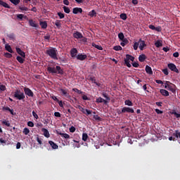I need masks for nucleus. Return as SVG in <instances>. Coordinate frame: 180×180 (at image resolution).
Returning a JSON list of instances; mask_svg holds the SVG:
<instances>
[{
  "mask_svg": "<svg viewBox=\"0 0 180 180\" xmlns=\"http://www.w3.org/2000/svg\"><path fill=\"white\" fill-rule=\"evenodd\" d=\"M47 70L49 73H58V75H63V70L61 69L60 66H56V68L51 66H48Z\"/></svg>",
  "mask_w": 180,
  "mask_h": 180,
  "instance_id": "nucleus-1",
  "label": "nucleus"
},
{
  "mask_svg": "<svg viewBox=\"0 0 180 180\" xmlns=\"http://www.w3.org/2000/svg\"><path fill=\"white\" fill-rule=\"evenodd\" d=\"M57 49L56 48H51L50 49H47V51H46V55H49V56H50V58H51V59H54L58 60V58L57 57Z\"/></svg>",
  "mask_w": 180,
  "mask_h": 180,
  "instance_id": "nucleus-2",
  "label": "nucleus"
},
{
  "mask_svg": "<svg viewBox=\"0 0 180 180\" xmlns=\"http://www.w3.org/2000/svg\"><path fill=\"white\" fill-rule=\"evenodd\" d=\"M13 97L15 98H17V100H25V94L23 93V91H21L20 90H15Z\"/></svg>",
  "mask_w": 180,
  "mask_h": 180,
  "instance_id": "nucleus-3",
  "label": "nucleus"
},
{
  "mask_svg": "<svg viewBox=\"0 0 180 180\" xmlns=\"http://www.w3.org/2000/svg\"><path fill=\"white\" fill-rule=\"evenodd\" d=\"M103 96L105 97V98L106 100H105L102 97H98V98H96V103H104L105 104H108V101L111 100L110 97H109V96H108V94H107V93H103Z\"/></svg>",
  "mask_w": 180,
  "mask_h": 180,
  "instance_id": "nucleus-4",
  "label": "nucleus"
},
{
  "mask_svg": "<svg viewBox=\"0 0 180 180\" xmlns=\"http://www.w3.org/2000/svg\"><path fill=\"white\" fill-rule=\"evenodd\" d=\"M24 91L25 94L26 96H28L29 97H34V93H33V91L30 89H29V87H25Z\"/></svg>",
  "mask_w": 180,
  "mask_h": 180,
  "instance_id": "nucleus-5",
  "label": "nucleus"
},
{
  "mask_svg": "<svg viewBox=\"0 0 180 180\" xmlns=\"http://www.w3.org/2000/svg\"><path fill=\"white\" fill-rule=\"evenodd\" d=\"M59 90L61 91L62 96H65V97H68V98H71L68 89H60Z\"/></svg>",
  "mask_w": 180,
  "mask_h": 180,
  "instance_id": "nucleus-6",
  "label": "nucleus"
},
{
  "mask_svg": "<svg viewBox=\"0 0 180 180\" xmlns=\"http://www.w3.org/2000/svg\"><path fill=\"white\" fill-rule=\"evenodd\" d=\"M167 66L169 69H170V70H172V72H175L176 73H179V69H177L174 63H168Z\"/></svg>",
  "mask_w": 180,
  "mask_h": 180,
  "instance_id": "nucleus-7",
  "label": "nucleus"
},
{
  "mask_svg": "<svg viewBox=\"0 0 180 180\" xmlns=\"http://www.w3.org/2000/svg\"><path fill=\"white\" fill-rule=\"evenodd\" d=\"M79 110L83 112V114H87V115H89L92 113V111L91 110H88L87 108H84V107H82V105H78Z\"/></svg>",
  "mask_w": 180,
  "mask_h": 180,
  "instance_id": "nucleus-8",
  "label": "nucleus"
},
{
  "mask_svg": "<svg viewBox=\"0 0 180 180\" xmlns=\"http://www.w3.org/2000/svg\"><path fill=\"white\" fill-rule=\"evenodd\" d=\"M8 138V135H6V134H4V138H0V143L4 146L7 144Z\"/></svg>",
  "mask_w": 180,
  "mask_h": 180,
  "instance_id": "nucleus-9",
  "label": "nucleus"
},
{
  "mask_svg": "<svg viewBox=\"0 0 180 180\" xmlns=\"http://www.w3.org/2000/svg\"><path fill=\"white\" fill-rule=\"evenodd\" d=\"M73 37L76 38V39H81L82 38H84L82 32H79V31L73 33Z\"/></svg>",
  "mask_w": 180,
  "mask_h": 180,
  "instance_id": "nucleus-10",
  "label": "nucleus"
},
{
  "mask_svg": "<svg viewBox=\"0 0 180 180\" xmlns=\"http://www.w3.org/2000/svg\"><path fill=\"white\" fill-rule=\"evenodd\" d=\"M3 111H9L12 115H15L16 112H15L13 108H10V107H3L2 108Z\"/></svg>",
  "mask_w": 180,
  "mask_h": 180,
  "instance_id": "nucleus-11",
  "label": "nucleus"
},
{
  "mask_svg": "<svg viewBox=\"0 0 180 180\" xmlns=\"http://www.w3.org/2000/svg\"><path fill=\"white\" fill-rule=\"evenodd\" d=\"M145 46H147L145 41H143V39H139V49L141 51H143Z\"/></svg>",
  "mask_w": 180,
  "mask_h": 180,
  "instance_id": "nucleus-12",
  "label": "nucleus"
},
{
  "mask_svg": "<svg viewBox=\"0 0 180 180\" xmlns=\"http://www.w3.org/2000/svg\"><path fill=\"white\" fill-rule=\"evenodd\" d=\"M16 51L18 55L21 56V58H22L23 59L26 58V54L25 53V52H23V51H22V49H20V48H16Z\"/></svg>",
  "mask_w": 180,
  "mask_h": 180,
  "instance_id": "nucleus-13",
  "label": "nucleus"
},
{
  "mask_svg": "<svg viewBox=\"0 0 180 180\" xmlns=\"http://www.w3.org/2000/svg\"><path fill=\"white\" fill-rule=\"evenodd\" d=\"M77 53H78V51L76 48H72L70 50V55H71L72 58H76Z\"/></svg>",
  "mask_w": 180,
  "mask_h": 180,
  "instance_id": "nucleus-14",
  "label": "nucleus"
},
{
  "mask_svg": "<svg viewBox=\"0 0 180 180\" xmlns=\"http://www.w3.org/2000/svg\"><path fill=\"white\" fill-rule=\"evenodd\" d=\"M122 111L124 112H131L134 113V110L133 108H131L130 107H123Z\"/></svg>",
  "mask_w": 180,
  "mask_h": 180,
  "instance_id": "nucleus-15",
  "label": "nucleus"
},
{
  "mask_svg": "<svg viewBox=\"0 0 180 180\" xmlns=\"http://www.w3.org/2000/svg\"><path fill=\"white\" fill-rule=\"evenodd\" d=\"M76 58L78 60H85V59H86L87 58V55H83L82 53H79V55H77Z\"/></svg>",
  "mask_w": 180,
  "mask_h": 180,
  "instance_id": "nucleus-16",
  "label": "nucleus"
},
{
  "mask_svg": "<svg viewBox=\"0 0 180 180\" xmlns=\"http://www.w3.org/2000/svg\"><path fill=\"white\" fill-rule=\"evenodd\" d=\"M72 13H73V14H79V13L80 14H82L83 10L81 8L75 7V8H73Z\"/></svg>",
  "mask_w": 180,
  "mask_h": 180,
  "instance_id": "nucleus-17",
  "label": "nucleus"
},
{
  "mask_svg": "<svg viewBox=\"0 0 180 180\" xmlns=\"http://www.w3.org/2000/svg\"><path fill=\"white\" fill-rule=\"evenodd\" d=\"M129 55H126V59H124V63L128 68H131V65L130 63V58H129Z\"/></svg>",
  "mask_w": 180,
  "mask_h": 180,
  "instance_id": "nucleus-18",
  "label": "nucleus"
},
{
  "mask_svg": "<svg viewBox=\"0 0 180 180\" xmlns=\"http://www.w3.org/2000/svg\"><path fill=\"white\" fill-rule=\"evenodd\" d=\"M150 30H155L158 32H161L162 28L161 27H155V25H149Z\"/></svg>",
  "mask_w": 180,
  "mask_h": 180,
  "instance_id": "nucleus-19",
  "label": "nucleus"
},
{
  "mask_svg": "<svg viewBox=\"0 0 180 180\" xmlns=\"http://www.w3.org/2000/svg\"><path fill=\"white\" fill-rule=\"evenodd\" d=\"M89 80H90L91 82L96 84V86H101V83H98V82H96V79L95 77L90 76V77L89 78Z\"/></svg>",
  "mask_w": 180,
  "mask_h": 180,
  "instance_id": "nucleus-20",
  "label": "nucleus"
},
{
  "mask_svg": "<svg viewBox=\"0 0 180 180\" xmlns=\"http://www.w3.org/2000/svg\"><path fill=\"white\" fill-rule=\"evenodd\" d=\"M0 6H2V7H4L5 8H11V6L5 1H3V0H0Z\"/></svg>",
  "mask_w": 180,
  "mask_h": 180,
  "instance_id": "nucleus-21",
  "label": "nucleus"
},
{
  "mask_svg": "<svg viewBox=\"0 0 180 180\" xmlns=\"http://www.w3.org/2000/svg\"><path fill=\"white\" fill-rule=\"evenodd\" d=\"M146 72L148 75H153V72L152 70V68L150 66H148V65H146Z\"/></svg>",
  "mask_w": 180,
  "mask_h": 180,
  "instance_id": "nucleus-22",
  "label": "nucleus"
},
{
  "mask_svg": "<svg viewBox=\"0 0 180 180\" xmlns=\"http://www.w3.org/2000/svg\"><path fill=\"white\" fill-rule=\"evenodd\" d=\"M39 25H41L43 30H46L48 27L46 21H40Z\"/></svg>",
  "mask_w": 180,
  "mask_h": 180,
  "instance_id": "nucleus-23",
  "label": "nucleus"
},
{
  "mask_svg": "<svg viewBox=\"0 0 180 180\" xmlns=\"http://www.w3.org/2000/svg\"><path fill=\"white\" fill-rule=\"evenodd\" d=\"M49 143L52 146L53 149H58V145L53 142V141H49Z\"/></svg>",
  "mask_w": 180,
  "mask_h": 180,
  "instance_id": "nucleus-24",
  "label": "nucleus"
},
{
  "mask_svg": "<svg viewBox=\"0 0 180 180\" xmlns=\"http://www.w3.org/2000/svg\"><path fill=\"white\" fill-rule=\"evenodd\" d=\"M41 131L44 132V136H46V138H49L50 136L49 131H48L46 128H42Z\"/></svg>",
  "mask_w": 180,
  "mask_h": 180,
  "instance_id": "nucleus-25",
  "label": "nucleus"
},
{
  "mask_svg": "<svg viewBox=\"0 0 180 180\" xmlns=\"http://www.w3.org/2000/svg\"><path fill=\"white\" fill-rule=\"evenodd\" d=\"M5 49L8 51V52H9L11 54L13 53V51L11 45H8V44L5 45Z\"/></svg>",
  "mask_w": 180,
  "mask_h": 180,
  "instance_id": "nucleus-26",
  "label": "nucleus"
},
{
  "mask_svg": "<svg viewBox=\"0 0 180 180\" xmlns=\"http://www.w3.org/2000/svg\"><path fill=\"white\" fill-rule=\"evenodd\" d=\"M127 44H129V41H128L127 38H125V37L124 35V39H122V42L120 43V45L122 46H125Z\"/></svg>",
  "mask_w": 180,
  "mask_h": 180,
  "instance_id": "nucleus-27",
  "label": "nucleus"
},
{
  "mask_svg": "<svg viewBox=\"0 0 180 180\" xmlns=\"http://www.w3.org/2000/svg\"><path fill=\"white\" fill-rule=\"evenodd\" d=\"M160 93L161 94H162V96H169V91L167 90H165V89H161Z\"/></svg>",
  "mask_w": 180,
  "mask_h": 180,
  "instance_id": "nucleus-28",
  "label": "nucleus"
},
{
  "mask_svg": "<svg viewBox=\"0 0 180 180\" xmlns=\"http://www.w3.org/2000/svg\"><path fill=\"white\" fill-rule=\"evenodd\" d=\"M29 24L30 27H34V28H37L38 27L37 24H36L35 21H34L33 20H30Z\"/></svg>",
  "mask_w": 180,
  "mask_h": 180,
  "instance_id": "nucleus-29",
  "label": "nucleus"
},
{
  "mask_svg": "<svg viewBox=\"0 0 180 180\" xmlns=\"http://www.w3.org/2000/svg\"><path fill=\"white\" fill-rule=\"evenodd\" d=\"M58 134H59V135H61V136H63V138H65V139L70 138V135H69V134H64L63 132H58Z\"/></svg>",
  "mask_w": 180,
  "mask_h": 180,
  "instance_id": "nucleus-30",
  "label": "nucleus"
},
{
  "mask_svg": "<svg viewBox=\"0 0 180 180\" xmlns=\"http://www.w3.org/2000/svg\"><path fill=\"white\" fill-rule=\"evenodd\" d=\"M55 25L57 27V28L60 29L62 26L61 21L60 20H57L55 22Z\"/></svg>",
  "mask_w": 180,
  "mask_h": 180,
  "instance_id": "nucleus-31",
  "label": "nucleus"
},
{
  "mask_svg": "<svg viewBox=\"0 0 180 180\" xmlns=\"http://www.w3.org/2000/svg\"><path fill=\"white\" fill-rule=\"evenodd\" d=\"M89 15H90V17H96L97 13L95 10H91V11H90V13H89Z\"/></svg>",
  "mask_w": 180,
  "mask_h": 180,
  "instance_id": "nucleus-32",
  "label": "nucleus"
},
{
  "mask_svg": "<svg viewBox=\"0 0 180 180\" xmlns=\"http://www.w3.org/2000/svg\"><path fill=\"white\" fill-rule=\"evenodd\" d=\"M146 56L144 54L140 55L139 57V60L140 62H144V60H146Z\"/></svg>",
  "mask_w": 180,
  "mask_h": 180,
  "instance_id": "nucleus-33",
  "label": "nucleus"
},
{
  "mask_svg": "<svg viewBox=\"0 0 180 180\" xmlns=\"http://www.w3.org/2000/svg\"><path fill=\"white\" fill-rule=\"evenodd\" d=\"M88 138H89L88 134H86V132H83V134H82V139H83V141H86Z\"/></svg>",
  "mask_w": 180,
  "mask_h": 180,
  "instance_id": "nucleus-34",
  "label": "nucleus"
},
{
  "mask_svg": "<svg viewBox=\"0 0 180 180\" xmlns=\"http://www.w3.org/2000/svg\"><path fill=\"white\" fill-rule=\"evenodd\" d=\"M124 104L131 108V106L133 105V102L131 100H125Z\"/></svg>",
  "mask_w": 180,
  "mask_h": 180,
  "instance_id": "nucleus-35",
  "label": "nucleus"
},
{
  "mask_svg": "<svg viewBox=\"0 0 180 180\" xmlns=\"http://www.w3.org/2000/svg\"><path fill=\"white\" fill-rule=\"evenodd\" d=\"M173 136H176V138H180V131L176 129L175 132L173 133Z\"/></svg>",
  "mask_w": 180,
  "mask_h": 180,
  "instance_id": "nucleus-36",
  "label": "nucleus"
},
{
  "mask_svg": "<svg viewBox=\"0 0 180 180\" xmlns=\"http://www.w3.org/2000/svg\"><path fill=\"white\" fill-rule=\"evenodd\" d=\"M92 46H94V48H96V49H98L99 51H103V46L101 45H96V44L93 43Z\"/></svg>",
  "mask_w": 180,
  "mask_h": 180,
  "instance_id": "nucleus-37",
  "label": "nucleus"
},
{
  "mask_svg": "<svg viewBox=\"0 0 180 180\" xmlns=\"http://www.w3.org/2000/svg\"><path fill=\"white\" fill-rule=\"evenodd\" d=\"M17 60L20 63H25V59H23V58L21 57V56H17L16 57Z\"/></svg>",
  "mask_w": 180,
  "mask_h": 180,
  "instance_id": "nucleus-38",
  "label": "nucleus"
},
{
  "mask_svg": "<svg viewBox=\"0 0 180 180\" xmlns=\"http://www.w3.org/2000/svg\"><path fill=\"white\" fill-rule=\"evenodd\" d=\"M12 4H14V6H18L20 3V0H9Z\"/></svg>",
  "mask_w": 180,
  "mask_h": 180,
  "instance_id": "nucleus-39",
  "label": "nucleus"
},
{
  "mask_svg": "<svg viewBox=\"0 0 180 180\" xmlns=\"http://www.w3.org/2000/svg\"><path fill=\"white\" fill-rule=\"evenodd\" d=\"M155 46L157 48H160V46H162V41H156L155 44Z\"/></svg>",
  "mask_w": 180,
  "mask_h": 180,
  "instance_id": "nucleus-40",
  "label": "nucleus"
},
{
  "mask_svg": "<svg viewBox=\"0 0 180 180\" xmlns=\"http://www.w3.org/2000/svg\"><path fill=\"white\" fill-rule=\"evenodd\" d=\"M94 120H96V121H102L101 117H99V115H96V112H94Z\"/></svg>",
  "mask_w": 180,
  "mask_h": 180,
  "instance_id": "nucleus-41",
  "label": "nucleus"
},
{
  "mask_svg": "<svg viewBox=\"0 0 180 180\" xmlns=\"http://www.w3.org/2000/svg\"><path fill=\"white\" fill-rule=\"evenodd\" d=\"M120 18H121L122 20H123L124 21H125L126 20H127V15L125 14V13H122V14H120Z\"/></svg>",
  "mask_w": 180,
  "mask_h": 180,
  "instance_id": "nucleus-42",
  "label": "nucleus"
},
{
  "mask_svg": "<svg viewBox=\"0 0 180 180\" xmlns=\"http://www.w3.org/2000/svg\"><path fill=\"white\" fill-rule=\"evenodd\" d=\"M118 38L120 41H122V40L124 39V34L123 32H120V34H118Z\"/></svg>",
  "mask_w": 180,
  "mask_h": 180,
  "instance_id": "nucleus-43",
  "label": "nucleus"
},
{
  "mask_svg": "<svg viewBox=\"0 0 180 180\" xmlns=\"http://www.w3.org/2000/svg\"><path fill=\"white\" fill-rule=\"evenodd\" d=\"M139 45H140V41H139L138 42H134V49L135 51H137Z\"/></svg>",
  "mask_w": 180,
  "mask_h": 180,
  "instance_id": "nucleus-44",
  "label": "nucleus"
},
{
  "mask_svg": "<svg viewBox=\"0 0 180 180\" xmlns=\"http://www.w3.org/2000/svg\"><path fill=\"white\" fill-rule=\"evenodd\" d=\"M63 11H64L65 13H66L67 14H70V9L69 8V7H67L66 6H64V7H63Z\"/></svg>",
  "mask_w": 180,
  "mask_h": 180,
  "instance_id": "nucleus-45",
  "label": "nucleus"
},
{
  "mask_svg": "<svg viewBox=\"0 0 180 180\" xmlns=\"http://www.w3.org/2000/svg\"><path fill=\"white\" fill-rule=\"evenodd\" d=\"M174 86V84H172L170 83V82H169V83H168V90H171L172 91H173Z\"/></svg>",
  "mask_w": 180,
  "mask_h": 180,
  "instance_id": "nucleus-46",
  "label": "nucleus"
},
{
  "mask_svg": "<svg viewBox=\"0 0 180 180\" xmlns=\"http://www.w3.org/2000/svg\"><path fill=\"white\" fill-rule=\"evenodd\" d=\"M30 132V129H29V128H24L23 134H25V135H28Z\"/></svg>",
  "mask_w": 180,
  "mask_h": 180,
  "instance_id": "nucleus-47",
  "label": "nucleus"
},
{
  "mask_svg": "<svg viewBox=\"0 0 180 180\" xmlns=\"http://www.w3.org/2000/svg\"><path fill=\"white\" fill-rule=\"evenodd\" d=\"M114 51H122V48L120 46V45L115 46L113 47Z\"/></svg>",
  "mask_w": 180,
  "mask_h": 180,
  "instance_id": "nucleus-48",
  "label": "nucleus"
},
{
  "mask_svg": "<svg viewBox=\"0 0 180 180\" xmlns=\"http://www.w3.org/2000/svg\"><path fill=\"white\" fill-rule=\"evenodd\" d=\"M72 91L75 93H77L78 94H83V91L82 90H79V89H72Z\"/></svg>",
  "mask_w": 180,
  "mask_h": 180,
  "instance_id": "nucleus-49",
  "label": "nucleus"
},
{
  "mask_svg": "<svg viewBox=\"0 0 180 180\" xmlns=\"http://www.w3.org/2000/svg\"><path fill=\"white\" fill-rule=\"evenodd\" d=\"M2 124H4V125H6L7 127H11V122H9V121H6V120H4V121H2Z\"/></svg>",
  "mask_w": 180,
  "mask_h": 180,
  "instance_id": "nucleus-50",
  "label": "nucleus"
},
{
  "mask_svg": "<svg viewBox=\"0 0 180 180\" xmlns=\"http://www.w3.org/2000/svg\"><path fill=\"white\" fill-rule=\"evenodd\" d=\"M6 87L4 84H0V91H5Z\"/></svg>",
  "mask_w": 180,
  "mask_h": 180,
  "instance_id": "nucleus-51",
  "label": "nucleus"
},
{
  "mask_svg": "<svg viewBox=\"0 0 180 180\" xmlns=\"http://www.w3.org/2000/svg\"><path fill=\"white\" fill-rule=\"evenodd\" d=\"M4 56L6 58H12L13 56L10 52L8 51L6 53H4Z\"/></svg>",
  "mask_w": 180,
  "mask_h": 180,
  "instance_id": "nucleus-52",
  "label": "nucleus"
},
{
  "mask_svg": "<svg viewBox=\"0 0 180 180\" xmlns=\"http://www.w3.org/2000/svg\"><path fill=\"white\" fill-rule=\"evenodd\" d=\"M58 15L60 20H62L63 18H65V14H63V13H58Z\"/></svg>",
  "mask_w": 180,
  "mask_h": 180,
  "instance_id": "nucleus-53",
  "label": "nucleus"
},
{
  "mask_svg": "<svg viewBox=\"0 0 180 180\" xmlns=\"http://www.w3.org/2000/svg\"><path fill=\"white\" fill-rule=\"evenodd\" d=\"M23 17H25V15H23V14H18L17 15V18H18L19 20H23Z\"/></svg>",
  "mask_w": 180,
  "mask_h": 180,
  "instance_id": "nucleus-54",
  "label": "nucleus"
},
{
  "mask_svg": "<svg viewBox=\"0 0 180 180\" xmlns=\"http://www.w3.org/2000/svg\"><path fill=\"white\" fill-rule=\"evenodd\" d=\"M19 9L21 10V11H28L29 8L27 7H19Z\"/></svg>",
  "mask_w": 180,
  "mask_h": 180,
  "instance_id": "nucleus-55",
  "label": "nucleus"
},
{
  "mask_svg": "<svg viewBox=\"0 0 180 180\" xmlns=\"http://www.w3.org/2000/svg\"><path fill=\"white\" fill-rule=\"evenodd\" d=\"M32 115L34 118H36V120H38L39 115L37 114V112H35V111H32Z\"/></svg>",
  "mask_w": 180,
  "mask_h": 180,
  "instance_id": "nucleus-56",
  "label": "nucleus"
},
{
  "mask_svg": "<svg viewBox=\"0 0 180 180\" xmlns=\"http://www.w3.org/2000/svg\"><path fill=\"white\" fill-rule=\"evenodd\" d=\"M172 114H174L176 118H180V114L176 112V111H173Z\"/></svg>",
  "mask_w": 180,
  "mask_h": 180,
  "instance_id": "nucleus-57",
  "label": "nucleus"
},
{
  "mask_svg": "<svg viewBox=\"0 0 180 180\" xmlns=\"http://www.w3.org/2000/svg\"><path fill=\"white\" fill-rule=\"evenodd\" d=\"M27 125L28 127H34V123L32 121H28Z\"/></svg>",
  "mask_w": 180,
  "mask_h": 180,
  "instance_id": "nucleus-58",
  "label": "nucleus"
},
{
  "mask_svg": "<svg viewBox=\"0 0 180 180\" xmlns=\"http://www.w3.org/2000/svg\"><path fill=\"white\" fill-rule=\"evenodd\" d=\"M8 37L10 39H15V34H9Z\"/></svg>",
  "mask_w": 180,
  "mask_h": 180,
  "instance_id": "nucleus-59",
  "label": "nucleus"
},
{
  "mask_svg": "<svg viewBox=\"0 0 180 180\" xmlns=\"http://www.w3.org/2000/svg\"><path fill=\"white\" fill-rule=\"evenodd\" d=\"M162 72L165 75H166V76H167L169 75V71H168V69L166 68V69H163L162 70Z\"/></svg>",
  "mask_w": 180,
  "mask_h": 180,
  "instance_id": "nucleus-60",
  "label": "nucleus"
},
{
  "mask_svg": "<svg viewBox=\"0 0 180 180\" xmlns=\"http://www.w3.org/2000/svg\"><path fill=\"white\" fill-rule=\"evenodd\" d=\"M75 131H76L75 127H73V126L70 127V132H75Z\"/></svg>",
  "mask_w": 180,
  "mask_h": 180,
  "instance_id": "nucleus-61",
  "label": "nucleus"
},
{
  "mask_svg": "<svg viewBox=\"0 0 180 180\" xmlns=\"http://www.w3.org/2000/svg\"><path fill=\"white\" fill-rule=\"evenodd\" d=\"M37 141L38 142V143H39L40 145H41L42 143V139L41 138H39V136L37 137Z\"/></svg>",
  "mask_w": 180,
  "mask_h": 180,
  "instance_id": "nucleus-62",
  "label": "nucleus"
},
{
  "mask_svg": "<svg viewBox=\"0 0 180 180\" xmlns=\"http://www.w3.org/2000/svg\"><path fill=\"white\" fill-rule=\"evenodd\" d=\"M54 115H55V117H61V114L58 111H56L54 112Z\"/></svg>",
  "mask_w": 180,
  "mask_h": 180,
  "instance_id": "nucleus-63",
  "label": "nucleus"
},
{
  "mask_svg": "<svg viewBox=\"0 0 180 180\" xmlns=\"http://www.w3.org/2000/svg\"><path fill=\"white\" fill-rule=\"evenodd\" d=\"M132 66H134V68H139V65L137 62H134Z\"/></svg>",
  "mask_w": 180,
  "mask_h": 180,
  "instance_id": "nucleus-64",
  "label": "nucleus"
}]
</instances>
